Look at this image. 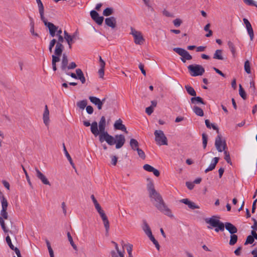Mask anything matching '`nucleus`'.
I'll return each instance as SVG.
<instances>
[{
  "label": "nucleus",
  "mask_w": 257,
  "mask_h": 257,
  "mask_svg": "<svg viewBox=\"0 0 257 257\" xmlns=\"http://www.w3.org/2000/svg\"><path fill=\"white\" fill-rule=\"evenodd\" d=\"M147 189L151 200L157 209L169 217H173L171 210L165 204L160 194L155 190L154 184L152 181L148 184Z\"/></svg>",
  "instance_id": "obj_1"
},
{
  "label": "nucleus",
  "mask_w": 257,
  "mask_h": 257,
  "mask_svg": "<svg viewBox=\"0 0 257 257\" xmlns=\"http://www.w3.org/2000/svg\"><path fill=\"white\" fill-rule=\"evenodd\" d=\"M99 126V140L101 143L104 141L110 146L116 144L115 148L117 149L121 148L125 143V137L123 135H116L115 137L110 135L105 131V125Z\"/></svg>",
  "instance_id": "obj_2"
},
{
  "label": "nucleus",
  "mask_w": 257,
  "mask_h": 257,
  "mask_svg": "<svg viewBox=\"0 0 257 257\" xmlns=\"http://www.w3.org/2000/svg\"><path fill=\"white\" fill-rule=\"evenodd\" d=\"M219 217L216 216H212L210 218H206L205 219V221L207 224L209 225L207 226L208 229H212L215 228V231L218 232L219 231H223L224 230L225 224L220 221L218 218Z\"/></svg>",
  "instance_id": "obj_3"
},
{
  "label": "nucleus",
  "mask_w": 257,
  "mask_h": 257,
  "mask_svg": "<svg viewBox=\"0 0 257 257\" xmlns=\"http://www.w3.org/2000/svg\"><path fill=\"white\" fill-rule=\"evenodd\" d=\"M45 26L47 27L49 29L50 35L52 37H54L55 36H61L62 33V30L60 29L58 30V27L55 26L51 22H48L47 19H45L43 21Z\"/></svg>",
  "instance_id": "obj_4"
},
{
  "label": "nucleus",
  "mask_w": 257,
  "mask_h": 257,
  "mask_svg": "<svg viewBox=\"0 0 257 257\" xmlns=\"http://www.w3.org/2000/svg\"><path fill=\"white\" fill-rule=\"evenodd\" d=\"M187 68L192 76L202 75L205 72L203 66L198 64L190 65Z\"/></svg>",
  "instance_id": "obj_5"
},
{
  "label": "nucleus",
  "mask_w": 257,
  "mask_h": 257,
  "mask_svg": "<svg viewBox=\"0 0 257 257\" xmlns=\"http://www.w3.org/2000/svg\"><path fill=\"white\" fill-rule=\"evenodd\" d=\"M155 141L159 145H167V138L161 130H156L154 132Z\"/></svg>",
  "instance_id": "obj_6"
},
{
  "label": "nucleus",
  "mask_w": 257,
  "mask_h": 257,
  "mask_svg": "<svg viewBox=\"0 0 257 257\" xmlns=\"http://www.w3.org/2000/svg\"><path fill=\"white\" fill-rule=\"evenodd\" d=\"M173 51L181 56V60L185 63L187 60L192 59V56L189 53L183 48L176 47L173 48Z\"/></svg>",
  "instance_id": "obj_7"
},
{
  "label": "nucleus",
  "mask_w": 257,
  "mask_h": 257,
  "mask_svg": "<svg viewBox=\"0 0 257 257\" xmlns=\"http://www.w3.org/2000/svg\"><path fill=\"white\" fill-rule=\"evenodd\" d=\"M215 146L219 152L226 151L227 145L225 139H223L220 134L218 135L215 139Z\"/></svg>",
  "instance_id": "obj_8"
},
{
  "label": "nucleus",
  "mask_w": 257,
  "mask_h": 257,
  "mask_svg": "<svg viewBox=\"0 0 257 257\" xmlns=\"http://www.w3.org/2000/svg\"><path fill=\"white\" fill-rule=\"evenodd\" d=\"M0 196H1V200L2 203V210L1 211V215L5 219H7L8 218L9 215L7 211L8 206V202L7 199L4 197L3 195L2 192L0 191Z\"/></svg>",
  "instance_id": "obj_9"
},
{
  "label": "nucleus",
  "mask_w": 257,
  "mask_h": 257,
  "mask_svg": "<svg viewBox=\"0 0 257 257\" xmlns=\"http://www.w3.org/2000/svg\"><path fill=\"white\" fill-rule=\"evenodd\" d=\"M131 34L133 35L134 38V42L137 45H142L145 41V39L141 32L136 30L133 27L131 28Z\"/></svg>",
  "instance_id": "obj_10"
},
{
  "label": "nucleus",
  "mask_w": 257,
  "mask_h": 257,
  "mask_svg": "<svg viewBox=\"0 0 257 257\" xmlns=\"http://www.w3.org/2000/svg\"><path fill=\"white\" fill-rule=\"evenodd\" d=\"M58 41H56V45L54 50V53L57 54V55H62V52L64 50V47L62 44V43L64 41V37L61 36H58Z\"/></svg>",
  "instance_id": "obj_11"
},
{
  "label": "nucleus",
  "mask_w": 257,
  "mask_h": 257,
  "mask_svg": "<svg viewBox=\"0 0 257 257\" xmlns=\"http://www.w3.org/2000/svg\"><path fill=\"white\" fill-rule=\"evenodd\" d=\"M37 177L45 185L50 186V183L46 177L37 168H35Z\"/></svg>",
  "instance_id": "obj_12"
},
{
  "label": "nucleus",
  "mask_w": 257,
  "mask_h": 257,
  "mask_svg": "<svg viewBox=\"0 0 257 257\" xmlns=\"http://www.w3.org/2000/svg\"><path fill=\"white\" fill-rule=\"evenodd\" d=\"M105 24L111 29H114L116 26V20L114 17H110L105 19Z\"/></svg>",
  "instance_id": "obj_13"
},
{
  "label": "nucleus",
  "mask_w": 257,
  "mask_h": 257,
  "mask_svg": "<svg viewBox=\"0 0 257 257\" xmlns=\"http://www.w3.org/2000/svg\"><path fill=\"white\" fill-rule=\"evenodd\" d=\"M68 64V57L66 54H63L62 56V59L61 63L60 68L62 72L66 73L67 71V66Z\"/></svg>",
  "instance_id": "obj_14"
},
{
  "label": "nucleus",
  "mask_w": 257,
  "mask_h": 257,
  "mask_svg": "<svg viewBox=\"0 0 257 257\" xmlns=\"http://www.w3.org/2000/svg\"><path fill=\"white\" fill-rule=\"evenodd\" d=\"M114 127L116 130H121L126 133H127L126 128L125 126L122 124V121L120 118H119L116 121H115L114 124Z\"/></svg>",
  "instance_id": "obj_15"
},
{
  "label": "nucleus",
  "mask_w": 257,
  "mask_h": 257,
  "mask_svg": "<svg viewBox=\"0 0 257 257\" xmlns=\"http://www.w3.org/2000/svg\"><path fill=\"white\" fill-rule=\"evenodd\" d=\"M89 99L94 105H96L97 107V108L99 110H100L102 109V102L101 101V100L95 97V96H89Z\"/></svg>",
  "instance_id": "obj_16"
},
{
  "label": "nucleus",
  "mask_w": 257,
  "mask_h": 257,
  "mask_svg": "<svg viewBox=\"0 0 257 257\" xmlns=\"http://www.w3.org/2000/svg\"><path fill=\"white\" fill-rule=\"evenodd\" d=\"M62 55H57V54L54 53L52 56V65L53 70L56 71L57 69L56 63L60 61V57Z\"/></svg>",
  "instance_id": "obj_17"
},
{
  "label": "nucleus",
  "mask_w": 257,
  "mask_h": 257,
  "mask_svg": "<svg viewBox=\"0 0 257 257\" xmlns=\"http://www.w3.org/2000/svg\"><path fill=\"white\" fill-rule=\"evenodd\" d=\"M64 38L67 42L69 48L71 49L72 48V44L74 43L73 38L74 36H72L68 34L66 31L64 32Z\"/></svg>",
  "instance_id": "obj_18"
},
{
  "label": "nucleus",
  "mask_w": 257,
  "mask_h": 257,
  "mask_svg": "<svg viewBox=\"0 0 257 257\" xmlns=\"http://www.w3.org/2000/svg\"><path fill=\"white\" fill-rule=\"evenodd\" d=\"M181 203H183L187 205L188 207L191 209H198L199 208V206L196 205L193 202L190 201L188 199H182L180 201Z\"/></svg>",
  "instance_id": "obj_19"
},
{
  "label": "nucleus",
  "mask_w": 257,
  "mask_h": 257,
  "mask_svg": "<svg viewBox=\"0 0 257 257\" xmlns=\"http://www.w3.org/2000/svg\"><path fill=\"white\" fill-rule=\"evenodd\" d=\"M225 227L231 234H235L237 232V228L230 222H226Z\"/></svg>",
  "instance_id": "obj_20"
},
{
  "label": "nucleus",
  "mask_w": 257,
  "mask_h": 257,
  "mask_svg": "<svg viewBox=\"0 0 257 257\" xmlns=\"http://www.w3.org/2000/svg\"><path fill=\"white\" fill-rule=\"evenodd\" d=\"M43 119L45 124L46 125H48L49 123V111L47 105L45 106V110L43 115Z\"/></svg>",
  "instance_id": "obj_21"
},
{
  "label": "nucleus",
  "mask_w": 257,
  "mask_h": 257,
  "mask_svg": "<svg viewBox=\"0 0 257 257\" xmlns=\"http://www.w3.org/2000/svg\"><path fill=\"white\" fill-rule=\"evenodd\" d=\"M36 1L37 2L38 6L39 11V13H40V15L41 20L42 21H43L44 20L46 19L45 18L44 15V9L43 5V4H42V3L41 0H36Z\"/></svg>",
  "instance_id": "obj_22"
},
{
  "label": "nucleus",
  "mask_w": 257,
  "mask_h": 257,
  "mask_svg": "<svg viewBox=\"0 0 257 257\" xmlns=\"http://www.w3.org/2000/svg\"><path fill=\"white\" fill-rule=\"evenodd\" d=\"M102 220L103 221V223L105 229V234L106 235H108V231L109 229V222L107 218L106 215H104L102 216H101Z\"/></svg>",
  "instance_id": "obj_23"
},
{
  "label": "nucleus",
  "mask_w": 257,
  "mask_h": 257,
  "mask_svg": "<svg viewBox=\"0 0 257 257\" xmlns=\"http://www.w3.org/2000/svg\"><path fill=\"white\" fill-rule=\"evenodd\" d=\"M219 160V157H214L211 163L210 164L209 167L205 170V172L206 173L210 171L213 170L216 167V164L218 162Z\"/></svg>",
  "instance_id": "obj_24"
},
{
  "label": "nucleus",
  "mask_w": 257,
  "mask_h": 257,
  "mask_svg": "<svg viewBox=\"0 0 257 257\" xmlns=\"http://www.w3.org/2000/svg\"><path fill=\"white\" fill-rule=\"evenodd\" d=\"M91 132L95 136H97L99 135V131L98 130L97 122L95 121H93L91 124Z\"/></svg>",
  "instance_id": "obj_25"
},
{
  "label": "nucleus",
  "mask_w": 257,
  "mask_h": 257,
  "mask_svg": "<svg viewBox=\"0 0 257 257\" xmlns=\"http://www.w3.org/2000/svg\"><path fill=\"white\" fill-rule=\"evenodd\" d=\"M213 59L223 60L224 59L222 56V50L220 49H217L215 51L213 57Z\"/></svg>",
  "instance_id": "obj_26"
},
{
  "label": "nucleus",
  "mask_w": 257,
  "mask_h": 257,
  "mask_svg": "<svg viewBox=\"0 0 257 257\" xmlns=\"http://www.w3.org/2000/svg\"><path fill=\"white\" fill-rule=\"evenodd\" d=\"M191 102L192 104L201 103L202 104H205L206 103L203 101V99L199 96H194L191 98Z\"/></svg>",
  "instance_id": "obj_27"
},
{
  "label": "nucleus",
  "mask_w": 257,
  "mask_h": 257,
  "mask_svg": "<svg viewBox=\"0 0 257 257\" xmlns=\"http://www.w3.org/2000/svg\"><path fill=\"white\" fill-rule=\"evenodd\" d=\"M130 144L132 149L134 151H136L137 149L139 148V144L137 140L135 139L130 140Z\"/></svg>",
  "instance_id": "obj_28"
},
{
  "label": "nucleus",
  "mask_w": 257,
  "mask_h": 257,
  "mask_svg": "<svg viewBox=\"0 0 257 257\" xmlns=\"http://www.w3.org/2000/svg\"><path fill=\"white\" fill-rule=\"evenodd\" d=\"M142 228L143 230L147 236L152 233L151 229L146 220H144L143 221V226Z\"/></svg>",
  "instance_id": "obj_29"
},
{
  "label": "nucleus",
  "mask_w": 257,
  "mask_h": 257,
  "mask_svg": "<svg viewBox=\"0 0 257 257\" xmlns=\"http://www.w3.org/2000/svg\"><path fill=\"white\" fill-rule=\"evenodd\" d=\"M63 150H64V153L65 154V156H66V158L68 160V161L70 162V164H71L72 167L73 168H75V165H74V164L73 162V161L72 160V158H71V156H70L69 154L67 152V151L66 150V148L65 147V144L64 143L63 144Z\"/></svg>",
  "instance_id": "obj_30"
},
{
  "label": "nucleus",
  "mask_w": 257,
  "mask_h": 257,
  "mask_svg": "<svg viewBox=\"0 0 257 257\" xmlns=\"http://www.w3.org/2000/svg\"><path fill=\"white\" fill-rule=\"evenodd\" d=\"M185 88L189 94L193 96H196V92L192 86L187 85L185 86Z\"/></svg>",
  "instance_id": "obj_31"
},
{
  "label": "nucleus",
  "mask_w": 257,
  "mask_h": 257,
  "mask_svg": "<svg viewBox=\"0 0 257 257\" xmlns=\"http://www.w3.org/2000/svg\"><path fill=\"white\" fill-rule=\"evenodd\" d=\"M193 111L194 112V113L197 115H198L200 116H203L204 115V112H203L202 109L200 107L197 106H194L193 107Z\"/></svg>",
  "instance_id": "obj_32"
},
{
  "label": "nucleus",
  "mask_w": 257,
  "mask_h": 257,
  "mask_svg": "<svg viewBox=\"0 0 257 257\" xmlns=\"http://www.w3.org/2000/svg\"><path fill=\"white\" fill-rule=\"evenodd\" d=\"M227 45L232 54L233 57H235L236 54V50L234 45L232 42L228 41L227 42Z\"/></svg>",
  "instance_id": "obj_33"
},
{
  "label": "nucleus",
  "mask_w": 257,
  "mask_h": 257,
  "mask_svg": "<svg viewBox=\"0 0 257 257\" xmlns=\"http://www.w3.org/2000/svg\"><path fill=\"white\" fill-rule=\"evenodd\" d=\"M67 235L68 239L69 241L70 242V244L71 245V246H72V247L73 248V249L74 250H77V247L76 245V244L74 243V242L73 240L72 237L71 236L70 232H69V231L67 232Z\"/></svg>",
  "instance_id": "obj_34"
},
{
  "label": "nucleus",
  "mask_w": 257,
  "mask_h": 257,
  "mask_svg": "<svg viewBox=\"0 0 257 257\" xmlns=\"http://www.w3.org/2000/svg\"><path fill=\"white\" fill-rule=\"evenodd\" d=\"M247 31L251 40H252L254 37L253 31L251 24L246 26Z\"/></svg>",
  "instance_id": "obj_35"
},
{
  "label": "nucleus",
  "mask_w": 257,
  "mask_h": 257,
  "mask_svg": "<svg viewBox=\"0 0 257 257\" xmlns=\"http://www.w3.org/2000/svg\"><path fill=\"white\" fill-rule=\"evenodd\" d=\"M113 9L112 8H107L104 10L103 15L106 17L109 16L113 13Z\"/></svg>",
  "instance_id": "obj_36"
},
{
  "label": "nucleus",
  "mask_w": 257,
  "mask_h": 257,
  "mask_svg": "<svg viewBox=\"0 0 257 257\" xmlns=\"http://www.w3.org/2000/svg\"><path fill=\"white\" fill-rule=\"evenodd\" d=\"M87 100L84 99L77 102V106L81 109H84L87 106Z\"/></svg>",
  "instance_id": "obj_37"
},
{
  "label": "nucleus",
  "mask_w": 257,
  "mask_h": 257,
  "mask_svg": "<svg viewBox=\"0 0 257 257\" xmlns=\"http://www.w3.org/2000/svg\"><path fill=\"white\" fill-rule=\"evenodd\" d=\"M148 236L149 237L150 239L153 242V243L155 245V246L158 249V250H159L160 246L158 241L155 238V237L153 235L152 233L148 235Z\"/></svg>",
  "instance_id": "obj_38"
},
{
  "label": "nucleus",
  "mask_w": 257,
  "mask_h": 257,
  "mask_svg": "<svg viewBox=\"0 0 257 257\" xmlns=\"http://www.w3.org/2000/svg\"><path fill=\"white\" fill-rule=\"evenodd\" d=\"M238 237L235 234H233L230 235V239L229 242V244L230 245H234L237 241Z\"/></svg>",
  "instance_id": "obj_39"
},
{
  "label": "nucleus",
  "mask_w": 257,
  "mask_h": 257,
  "mask_svg": "<svg viewBox=\"0 0 257 257\" xmlns=\"http://www.w3.org/2000/svg\"><path fill=\"white\" fill-rule=\"evenodd\" d=\"M239 94L243 99L245 100L246 99V92L241 84L239 85Z\"/></svg>",
  "instance_id": "obj_40"
},
{
  "label": "nucleus",
  "mask_w": 257,
  "mask_h": 257,
  "mask_svg": "<svg viewBox=\"0 0 257 257\" xmlns=\"http://www.w3.org/2000/svg\"><path fill=\"white\" fill-rule=\"evenodd\" d=\"M94 206L100 217L105 215L104 211L102 210L101 206L99 203L95 205Z\"/></svg>",
  "instance_id": "obj_41"
},
{
  "label": "nucleus",
  "mask_w": 257,
  "mask_h": 257,
  "mask_svg": "<svg viewBox=\"0 0 257 257\" xmlns=\"http://www.w3.org/2000/svg\"><path fill=\"white\" fill-rule=\"evenodd\" d=\"M244 70L247 74H250L251 73L250 71V62L248 60H246L244 62Z\"/></svg>",
  "instance_id": "obj_42"
},
{
  "label": "nucleus",
  "mask_w": 257,
  "mask_h": 257,
  "mask_svg": "<svg viewBox=\"0 0 257 257\" xmlns=\"http://www.w3.org/2000/svg\"><path fill=\"white\" fill-rule=\"evenodd\" d=\"M6 242H7V243H8V245L9 246L10 248L11 249H12V250H15V249H16V248H18V247H15V246H14V245L12 244V241H11V238H10V237L9 235H8V236L6 237Z\"/></svg>",
  "instance_id": "obj_43"
},
{
  "label": "nucleus",
  "mask_w": 257,
  "mask_h": 257,
  "mask_svg": "<svg viewBox=\"0 0 257 257\" xmlns=\"http://www.w3.org/2000/svg\"><path fill=\"white\" fill-rule=\"evenodd\" d=\"M224 159L227 162V163L232 165V162L230 159V155L228 151H224Z\"/></svg>",
  "instance_id": "obj_44"
},
{
  "label": "nucleus",
  "mask_w": 257,
  "mask_h": 257,
  "mask_svg": "<svg viewBox=\"0 0 257 257\" xmlns=\"http://www.w3.org/2000/svg\"><path fill=\"white\" fill-rule=\"evenodd\" d=\"M3 219H5L2 215H1V216H0V224L2 226V228H3V230L5 232H8L9 230L7 229V227L5 225V221Z\"/></svg>",
  "instance_id": "obj_45"
},
{
  "label": "nucleus",
  "mask_w": 257,
  "mask_h": 257,
  "mask_svg": "<svg viewBox=\"0 0 257 257\" xmlns=\"http://www.w3.org/2000/svg\"><path fill=\"white\" fill-rule=\"evenodd\" d=\"M202 136L203 147L204 149H205L207 146L208 141L207 136L205 134L203 133Z\"/></svg>",
  "instance_id": "obj_46"
},
{
  "label": "nucleus",
  "mask_w": 257,
  "mask_h": 257,
  "mask_svg": "<svg viewBox=\"0 0 257 257\" xmlns=\"http://www.w3.org/2000/svg\"><path fill=\"white\" fill-rule=\"evenodd\" d=\"M253 237L251 235H248L247 236L246 240L244 242V245H247L248 244H252L254 242Z\"/></svg>",
  "instance_id": "obj_47"
},
{
  "label": "nucleus",
  "mask_w": 257,
  "mask_h": 257,
  "mask_svg": "<svg viewBox=\"0 0 257 257\" xmlns=\"http://www.w3.org/2000/svg\"><path fill=\"white\" fill-rule=\"evenodd\" d=\"M104 18L102 16H97L93 21H94L98 25H102Z\"/></svg>",
  "instance_id": "obj_48"
},
{
  "label": "nucleus",
  "mask_w": 257,
  "mask_h": 257,
  "mask_svg": "<svg viewBox=\"0 0 257 257\" xmlns=\"http://www.w3.org/2000/svg\"><path fill=\"white\" fill-rule=\"evenodd\" d=\"M138 155L140 158L142 159H145L146 158V155L144 152L141 149H137V150Z\"/></svg>",
  "instance_id": "obj_49"
},
{
  "label": "nucleus",
  "mask_w": 257,
  "mask_h": 257,
  "mask_svg": "<svg viewBox=\"0 0 257 257\" xmlns=\"http://www.w3.org/2000/svg\"><path fill=\"white\" fill-rule=\"evenodd\" d=\"M153 168L154 167H152V166L149 165V164H145L144 166H143V169L148 171V172H151L152 170H153Z\"/></svg>",
  "instance_id": "obj_50"
},
{
  "label": "nucleus",
  "mask_w": 257,
  "mask_h": 257,
  "mask_svg": "<svg viewBox=\"0 0 257 257\" xmlns=\"http://www.w3.org/2000/svg\"><path fill=\"white\" fill-rule=\"evenodd\" d=\"M243 2L248 6H253L257 7V5L253 0H243Z\"/></svg>",
  "instance_id": "obj_51"
},
{
  "label": "nucleus",
  "mask_w": 257,
  "mask_h": 257,
  "mask_svg": "<svg viewBox=\"0 0 257 257\" xmlns=\"http://www.w3.org/2000/svg\"><path fill=\"white\" fill-rule=\"evenodd\" d=\"M31 29H30L31 33L33 35H34V36H37V37H39V35L37 33H35V31H34V23L33 22H32L31 23Z\"/></svg>",
  "instance_id": "obj_52"
},
{
  "label": "nucleus",
  "mask_w": 257,
  "mask_h": 257,
  "mask_svg": "<svg viewBox=\"0 0 257 257\" xmlns=\"http://www.w3.org/2000/svg\"><path fill=\"white\" fill-rule=\"evenodd\" d=\"M90 14L93 20H94L99 15L98 13L95 10L91 11Z\"/></svg>",
  "instance_id": "obj_53"
},
{
  "label": "nucleus",
  "mask_w": 257,
  "mask_h": 257,
  "mask_svg": "<svg viewBox=\"0 0 257 257\" xmlns=\"http://www.w3.org/2000/svg\"><path fill=\"white\" fill-rule=\"evenodd\" d=\"M76 73L77 77V79L80 78V77L84 76L83 73L81 69L78 68L76 70Z\"/></svg>",
  "instance_id": "obj_54"
},
{
  "label": "nucleus",
  "mask_w": 257,
  "mask_h": 257,
  "mask_svg": "<svg viewBox=\"0 0 257 257\" xmlns=\"http://www.w3.org/2000/svg\"><path fill=\"white\" fill-rule=\"evenodd\" d=\"M174 26L176 27H179L182 23V21L180 19H176L173 22Z\"/></svg>",
  "instance_id": "obj_55"
},
{
  "label": "nucleus",
  "mask_w": 257,
  "mask_h": 257,
  "mask_svg": "<svg viewBox=\"0 0 257 257\" xmlns=\"http://www.w3.org/2000/svg\"><path fill=\"white\" fill-rule=\"evenodd\" d=\"M77 67L76 63L74 62H71L69 65L67 66V71L70 69H73Z\"/></svg>",
  "instance_id": "obj_56"
},
{
  "label": "nucleus",
  "mask_w": 257,
  "mask_h": 257,
  "mask_svg": "<svg viewBox=\"0 0 257 257\" xmlns=\"http://www.w3.org/2000/svg\"><path fill=\"white\" fill-rule=\"evenodd\" d=\"M113 243L115 244V248L120 257H123V253L119 250L117 244L115 242H113Z\"/></svg>",
  "instance_id": "obj_57"
},
{
  "label": "nucleus",
  "mask_w": 257,
  "mask_h": 257,
  "mask_svg": "<svg viewBox=\"0 0 257 257\" xmlns=\"http://www.w3.org/2000/svg\"><path fill=\"white\" fill-rule=\"evenodd\" d=\"M153 111L154 108H153L152 106H150L146 108V112L148 115H151L153 113Z\"/></svg>",
  "instance_id": "obj_58"
},
{
  "label": "nucleus",
  "mask_w": 257,
  "mask_h": 257,
  "mask_svg": "<svg viewBox=\"0 0 257 257\" xmlns=\"http://www.w3.org/2000/svg\"><path fill=\"white\" fill-rule=\"evenodd\" d=\"M163 14L167 17L172 18V17H174V16L173 14L170 13V12H169L168 11H167L166 10H164L163 11Z\"/></svg>",
  "instance_id": "obj_59"
},
{
  "label": "nucleus",
  "mask_w": 257,
  "mask_h": 257,
  "mask_svg": "<svg viewBox=\"0 0 257 257\" xmlns=\"http://www.w3.org/2000/svg\"><path fill=\"white\" fill-rule=\"evenodd\" d=\"M98 125H106V120L104 116H101L100 118Z\"/></svg>",
  "instance_id": "obj_60"
},
{
  "label": "nucleus",
  "mask_w": 257,
  "mask_h": 257,
  "mask_svg": "<svg viewBox=\"0 0 257 257\" xmlns=\"http://www.w3.org/2000/svg\"><path fill=\"white\" fill-rule=\"evenodd\" d=\"M86 110L87 112L89 114H92L94 110L93 108L90 105L86 106Z\"/></svg>",
  "instance_id": "obj_61"
},
{
  "label": "nucleus",
  "mask_w": 257,
  "mask_h": 257,
  "mask_svg": "<svg viewBox=\"0 0 257 257\" xmlns=\"http://www.w3.org/2000/svg\"><path fill=\"white\" fill-rule=\"evenodd\" d=\"M193 182H186V185L189 190H192L194 187Z\"/></svg>",
  "instance_id": "obj_62"
},
{
  "label": "nucleus",
  "mask_w": 257,
  "mask_h": 257,
  "mask_svg": "<svg viewBox=\"0 0 257 257\" xmlns=\"http://www.w3.org/2000/svg\"><path fill=\"white\" fill-rule=\"evenodd\" d=\"M250 88L251 89L253 93L255 94V83L253 81L250 82Z\"/></svg>",
  "instance_id": "obj_63"
},
{
  "label": "nucleus",
  "mask_w": 257,
  "mask_h": 257,
  "mask_svg": "<svg viewBox=\"0 0 257 257\" xmlns=\"http://www.w3.org/2000/svg\"><path fill=\"white\" fill-rule=\"evenodd\" d=\"M253 221V224L251 226V228L253 230H257V221L254 218H252Z\"/></svg>",
  "instance_id": "obj_64"
}]
</instances>
